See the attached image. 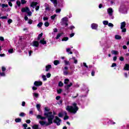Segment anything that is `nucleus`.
I'll list each match as a JSON object with an SVG mask.
<instances>
[{"label": "nucleus", "instance_id": "1", "mask_svg": "<svg viewBox=\"0 0 129 129\" xmlns=\"http://www.w3.org/2000/svg\"><path fill=\"white\" fill-rule=\"evenodd\" d=\"M44 116L43 117L41 115H38L37 116V118L38 119H41V120L39 121V123L41 125H45V126H48V125H51L52 123H53V120L55 118V116L53 115L52 112H45L44 113ZM46 117L47 118V120L45 121L44 119H46Z\"/></svg>", "mask_w": 129, "mask_h": 129}, {"label": "nucleus", "instance_id": "2", "mask_svg": "<svg viewBox=\"0 0 129 129\" xmlns=\"http://www.w3.org/2000/svg\"><path fill=\"white\" fill-rule=\"evenodd\" d=\"M66 110L69 112L75 114L78 111V107H77V104L74 103L72 104V106L68 105L66 108Z\"/></svg>", "mask_w": 129, "mask_h": 129}, {"label": "nucleus", "instance_id": "3", "mask_svg": "<svg viewBox=\"0 0 129 129\" xmlns=\"http://www.w3.org/2000/svg\"><path fill=\"white\" fill-rule=\"evenodd\" d=\"M107 12L108 15L109 20H113L114 19V16H113V10L112 9V8H108L107 10Z\"/></svg>", "mask_w": 129, "mask_h": 129}, {"label": "nucleus", "instance_id": "4", "mask_svg": "<svg viewBox=\"0 0 129 129\" xmlns=\"http://www.w3.org/2000/svg\"><path fill=\"white\" fill-rule=\"evenodd\" d=\"M68 21H69V20L67 17L63 18L61 19L60 24L62 26H65V27H67L68 26Z\"/></svg>", "mask_w": 129, "mask_h": 129}, {"label": "nucleus", "instance_id": "5", "mask_svg": "<svg viewBox=\"0 0 129 129\" xmlns=\"http://www.w3.org/2000/svg\"><path fill=\"white\" fill-rule=\"evenodd\" d=\"M21 12H22V13H27L29 17L32 16V12L30 11V9L28 7L22 8Z\"/></svg>", "mask_w": 129, "mask_h": 129}, {"label": "nucleus", "instance_id": "6", "mask_svg": "<svg viewBox=\"0 0 129 129\" xmlns=\"http://www.w3.org/2000/svg\"><path fill=\"white\" fill-rule=\"evenodd\" d=\"M125 26H126V23L124 21L120 23V29L121 30L122 33H125V32H126Z\"/></svg>", "mask_w": 129, "mask_h": 129}, {"label": "nucleus", "instance_id": "7", "mask_svg": "<svg viewBox=\"0 0 129 129\" xmlns=\"http://www.w3.org/2000/svg\"><path fill=\"white\" fill-rule=\"evenodd\" d=\"M37 5H38V3L32 2L30 5V7H31V8H33V9H35V7H36L35 10L36 11H38L40 9V6H37Z\"/></svg>", "mask_w": 129, "mask_h": 129}, {"label": "nucleus", "instance_id": "8", "mask_svg": "<svg viewBox=\"0 0 129 129\" xmlns=\"http://www.w3.org/2000/svg\"><path fill=\"white\" fill-rule=\"evenodd\" d=\"M124 11H126V8L125 7V6H121L119 9V13H122V14H123V12H124Z\"/></svg>", "mask_w": 129, "mask_h": 129}, {"label": "nucleus", "instance_id": "9", "mask_svg": "<svg viewBox=\"0 0 129 129\" xmlns=\"http://www.w3.org/2000/svg\"><path fill=\"white\" fill-rule=\"evenodd\" d=\"M54 122L56 123L57 125H60L61 122V120L58 116H55V119H54Z\"/></svg>", "mask_w": 129, "mask_h": 129}, {"label": "nucleus", "instance_id": "10", "mask_svg": "<svg viewBox=\"0 0 129 129\" xmlns=\"http://www.w3.org/2000/svg\"><path fill=\"white\" fill-rule=\"evenodd\" d=\"M43 84V83L41 81H35L34 83V85L35 86H41Z\"/></svg>", "mask_w": 129, "mask_h": 129}, {"label": "nucleus", "instance_id": "11", "mask_svg": "<svg viewBox=\"0 0 129 129\" xmlns=\"http://www.w3.org/2000/svg\"><path fill=\"white\" fill-rule=\"evenodd\" d=\"M91 28L92 30H97V28H98V24L92 23L91 24Z\"/></svg>", "mask_w": 129, "mask_h": 129}, {"label": "nucleus", "instance_id": "12", "mask_svg": "<svg viewBox=\"0 0 129 129\" xmlns=\"http://www.w3.org/2000/svg\"><path fill=\"white\" fill-rule=\"evenodd\" d=\"M33 47H39V42L38 41H33L31 44Z\"/></svg>", "mask_w": 129, "mask_h": 129}, {"label": "nucleus", "instance_id": "13", "mask_svg": "<svg viewBox=\"0 0 129 129\" xmlns=\"http://www.w3.org/2000/svg\"><path fill=\"white\" fill-rule=\"evenodd\" d=\"M45 6L46 11H51V6L47 4H45Z\"/></svg>", "mask_w": 129, "mask_h": 129}, {"label": "nucleus", "instance_id": "14", "mask_svg": "<svg viewBox=\"0 0 129 129\" xmlns=\"http://www.w3.org/2000/svg\"><path fill=\"white\" fill-rule=\"evenodd\" d=\"M51 68H52V66L50 64L46 66L45 67V71H46V72H48V71H49V70H50Z\"/></svg>", "mask_w": 129, "mask_h": 129}, {"label": "nucleus", "instance_id": "15", "mask_svg": "<svg viewBox=\"0 0 129 129\" xmlns=\"http://www.w3.org/2000/svg\"><path fill=\"white\" fill-rule=\"evenodd\" d=\"M72 85H73V84L72 83H70V84L67 85L64 87L67 90H68Z\"/></svg>", "mask_w": 129, "mask_h": 129}, {"label": "nucleus", "instance_id": "16", "mask_svg": "<svg viewBox=\"0 0 129 129\" xmlns=\"http://www.w3.org/2000/svg\"><path fill=\"white\" fill-rule=\"evenodd\" d=\"M50 2H51V3H52V4H53V5H54L55 7L57 6L58 4V2L57 1V0H50Z\"/></svg>", "mask_w": 129, "mask_h": 129}, {"label": "nucleus", "instance_id": "17", "mask_svg": "<svg viewBox=\"0 0 129 129\" xmlns=\"http://www.w3.org/2000/svg\"><path fill=\"white\" fill-rule=\"evenodd\" d=\"M44 40L45 39L44 38L41 40L40 41V43L42 44L43 45H46V44H47V42H46V41H45Z\"/></svg>", "mask_w": 129, "mask_h": 129}, {"label": "nucleus", "instance_id": "18", "mask_svg": "<svg viewBox=\"0 0 129 129\" xmlns=\"http://www.w3.org/2000/svg\"><path fill=\"white\" fill-rule=\"evenodd\" d=\"M124 70H126L127 71H128L129 70V65L128 64H125V66L124 67Z\"/></svg>", "mask_w": 129, "mask_h": 129}, {"label": "nucleus", "instance_id": "19", "mask_svg": "<svg viewBox=\"0 0 129 129\" xmlns=\"http://www.w3.org/2000/svg\"><path fill=\"white\" fill-rule=\"evenodd\" d=\"M66 51L67 53H69V54H73V52H72V51H71V48H66Z\"/></svg>", "mask_w": 129, "mask_h": 129}, {"label": "nucleus", "instance_id": "20", "mask_svg": "<svg viewBox=\"0 0 129 129\" xmlns=\"http://www.w3.org/2000/svg\"><path fill=\"white\" fill-rule=\"evenodd\" d=\"M28 52H29V55L31 56V55H32V53H33V51L32 50H26L25 51V53H26V54H28Z\"/></svg>", "mask_w": 129, "mask_h": 129}, {"label": "nucleus", "instance_id": "21", "mask_svg": "<svg viewBox=\"0 0 129 129\" xmlns=\"http://www.w3.org/2000/svg\"><path fill=\"white\" fill-rule=\"evenodd\" d=\"M73 60H74V63L75 64H77L78 63V60L75 58V57H72Z\"/></svg>", "mask_w": 129, "mask_h": 129}, {"label": "nucleus", "instance_id": "22", "mask_svg": "<svg viewBox=\"0 0 129 129\" xmlns=\"http://www.w3.org/2000/svg\"><path fill=\"white\" fill-rule=\"evenodd\" d=\"M33 95L34 97H36V98H38L39 97V94L37 93H33Z\"/></svg>", "mask_w": 129, "mask_h": 129}, {"label": "nucleus", "instance_id": "23", "mask_svg": "<svg viewBox=\"0 0 129 129\" xmlns=\"http://www.w3.org/2000/svg\"><path fill=\"white\" fill-rule=\"evenodd\" d=\"M111 53L113 54V55H117V54H118V52L115 50H112Z\"/></svg>", "mask_w": 129, "mask_h": 129}, {"label": "nucleus", "instance_id": "24", "mask_svg": "<svg viewBox=\"0 0 129 129\" xmlns=\"http://www.w3.org/2000/svg\"><path fill=\"white\" fill-rule=\"evenodd\" d=\"M115 39L116 40H120V39H121V36H120L119 35H115Z\"/></svg>", "mask_w": 129, "mask_h": 129}, {"label": "nucleus", "instance_id": "25", "mask_svg": "<svg viewBox=\"0 0 129 129\" xmlns=\"http://www.w3.org/2000/svg\"><path fill=\"white\" fill-rule=\"evenodd\" d=\"M32 128H33V129H39V125H38L37 124H34L32 126Z\"/></svg>", "mask_w": 129, "mask_h": 129}, {"label": "nucleus", "instance_id": "26", "mask_svg": "<svg viewBox=\"0 0 129 129\" xmlns=\"http://www.w3.org/2000/svg\"><path fill=\"white\" fill-rule=\"evenodd\" d=\"M16 122H21L22 121V119L20 118H17L15 119Z\"/></svg>", "mask_w": 129, "mask_h": 129}, {"label": "nucleus", "instance_id": "27", "mask_svg": "<svg viewBox=\"0 0 129 129\" xmlns=\"http://www.w3.org/2000/svg\"><path fill=\"white\" fill-rule=\"evenodd\" d=\"M68 40H69V38L68 37H63L61 41H68Z\"/></svg>", "mask_w": 129, "mask_h": 129}, {"label": "nucleus", "instance_id": "28", "mask_svg": "<svg viewBox=\"0 0 129 129\" xmlns=\"http://www.w3.org/2000/svg\"><path fill=\"white\" fill-rule=\"evenodd\" d=\"M61 36H62V33H58L56 37V40H58V39H59V38H60V37H61Z\"/></svg>", "mask_w": 129, "mask_h": 129}, {"label": "nucleus", "instance_id": "29", "mask_svg": "<svg viewBox=\"0 0 129 129\" xmlns=\"http://www.w3.org/2000/svg\"><path fill=\"white\" fill-rule=\"evenodd\" d=\"M41 77H42L43 81H46V80H47V78L46 77V76L42 75L41 76Z\"/></svg>", "mask_w": 129, "mask_h": 129}, {"label": "nucleus", "instance_id": "30", "mask_svg": "<svg viewBox=\"0 0 129 129\" xmlns=\"http://www.w3.org/2000/svg\"><path fill=\"white\" fill-rule=\"evenodd\" d=\"M103 24L105 26H107V25H108V21H103Z\"/></svg>", "mask_w": 129, "mask_h": 129}, {"label": "nucleus", "instance_id": "31", "mask_svg": "<svg viewBox=\"0 0 129 129\" xmlns=\"http://www.w3.org/2000/svg\"><path fill=\"white\" fill-rule=\"evenodd\" d=\"M64 83L65 84H68V83H69V79H66L64 80Z\"/></svg>", "mask_w": 129, "mask_h": 129}, {"label": "nucleus", "instance_id": "32", "mask_svg": "<svg viewBox=\"0 0 129 129\" xmlns=\"http://www.w3.org/2000/svg\"><path fill=\"white\" fill-rule=\"evenodd\" d=\"M1 7L4 9V8H8V7H9V5H8V4H2L1 5Z\"/></svg>", "mask_w": 129, "mask_h": 129}, {"label": "nucleus", "instance_id": "33", "mask_svg": "<svg viewBox=\"0 0 129 129\" xmlns=\"http://www.w3.org/2000/svg\"><path fill=\"white\" fill-rule=\"evenodd\" d=\"M60 63V61L59 60H54V65H58Z\"/></svg>", "mask_w": 129, "mask_h": 129}, {"label": "nucleus", "instance_id": "34", "mask_svg": "<svg viewBox=\"0 0 129 129\" xmlns=\"http://www.w3.org/2000/svg\"><path fill=\"white\" fill-rule=\"evenodd\" d=\"M42 26H43V23L42 22H40L39 23H38L37 24V27H38V28H41V27H42Z\"/></svg>", "mask_w": 129, "mask_h": 129}, {"label": "nucleus", "instance_id": "35", "mask_svg": "<svg viewBox=\"0 0 129 129\" xmlns=\"http://www.w3.org/2000/svg\"><path fill=\"white\" fill-rule=\"evenodd\" d=\"M56 17H57V15L54 14L52 16H51V20H55V18H56Z\"/></svg>", "mask_w": 129, "mask_h": 129}, {"label": "nucleus", "instance_id": "36", "mask_svg": "<svg viewBox=\"0 0 129 129\" xmlns=\"http://www.w3.org/2000/svg\"><path fill=\"white\" fill-rule=\"evenodd\" d=\"M42 36H43V33H41V34H40L39 35H38L37 40L39 41V40H40V39H41V38H42Z\"/></svg>", "mask_w": 129, "mask_h": 129}, {"label": "nucleus", "instance_id": "37", "mask_svg": "<svg viewBox=\"0 0 129 129\" xmlns=\"http://www.w3.org/2000/svg\"><path fill=\"white\" fill-rule=\"evenodd\" d=\"M64 62L65 65H70V62H69V61L64 60Z\"/></svg>", "mask_w": 129, "mask_h": 129}, {"label": "nucleus", "instance_id": "38", "mask_svg": "<svg viewBox=\"0 0 129 129\" xmlns=\"http://www.w3.org/2000/svg\"><path fill=\"white\" fill-rule=\"evenodd\" d=\"M36 107L37 108V110L39 111L40 110V108L41 107V105L37 104L36 105Z\"/></svg>", "mask_w": 129, "mask_h": 129}, {"label": "nucleus", "instance_id": "39", "mask_svg": "<svg viewBox=\"0 0 129 129\" xmlns=\"http://www.w3.org/2000/svg\"><path fill=\"white\" fill-rule=\"evenodd\" d=\"M61 113L62 114V116H65V115H67V112L65 111H61Z\"/></svg>", "mask_w": 129, "mask_h": 129}, {"label": "nucleus", "instance_id": "40", "mask_svg": "<svg viewBox=\"0 0 129 129\" xmlns=\"http://www.w3.org/2000/svg\"><path fill=\"white\" fill-rule=\"evenodd\" d=\"M109 123H110V124H115V122H113L112 120H110L108 121Z\"/></svg>", "mask_w": 129, "mask_h": 129}, {"label": "nucleus", "instance_id": "41", "mask_svg": "<svg viewBox=\"0 0 129 129\" xmlns=\"http://www.w3.org/2000/svg\"><path fill=\"white\" fill-rule=\"evenodd\" d=\"M108 27H111V28H113V24L111 23H108Z\"/></svg>", "mask_w": 129, "mask_h": 129}, {"label": "nucleus", "instance_id": "42", "mask_svg": "<svg viewBox=\"0 0 129 129\" xmlns=\"http://www.w3.org/2000/svg\"><path fill=\"white\" fill-rule=\"evenodd\" d=\"M63 84L62 83V82H59L58 83V86H59L60 87H62V86H63Z\"/></svg>", "mask_w": 129, "mask_h": 129}, {"label": "nucleus", "instance_id": "43", "mask_svg": "<svg viewBox=\"0 0 129 129\" xmlns=\"http://www.w3.org/2000/svg\"><path fill=\"white\" fill-rule=\"evenodd\" d=\"M9 53H10V54H12L13 53H14V49H10L8 50Z\"/></svg>", "mask_w": 129, "mask_h": 129}, {"label": "nucleus", "instance_id": "44", "mask_svg": "<svg viewBox=\"0 0 129 129\" xmlns=\"http://www.w3.org/2000/svg\"><path fill=\"white\" fill-rule=\"evenodd\" d=\"M49 25H50V23H49V22H46L45 23H44V26L45 27H49Z\"/></svg>", "mask_w": 129, "mask_h": 129}, {"label": "nucleus", "instance_id": "45", "mask_svg": "<svg viewBox=\"0 0 129 129\" xmlns=\"http://www.w3.org/2000/svg\"><path fill=\"white\" fill-rule=\"evenodd\" d=\"M25 115H26V114H25V113H24V112H21L19 114L20 116H22V117L25 116Z\"/></svg>", "mask_w": 129, "mask_h": 129}, {"label": "nucleus", "instance_id": "46", "mask_svg": "<svg viewBox=\"0 0 129 129\" xmlns=\"http://www.w3.org/2000/svg\"><path fill=\"white\" fill-rule=\"evenodd\" d=\"M0 19H2V20H6V19H8V17L3 16V17H0Z\"/></svg>", "mask_w": 129, "mask_h": 129}, {"label": "nucleus", "instance_id": "47", "mask_svg": "<svg viewBox=\"0 0 129 129\" xmlns=\"http://www.w3.org/2000/svg\"><path fill=\"white\" fill-rule=\"evenodd\" d=\"M57 92L58 94H60L62 92V89H59L58 90H57Z\"/></svg>", "mask_w": 129, "mask_h": 129}, {"label": "nucleus", "instance_id": "48", "mask_svg": "<svg viewBox=\"0 0 129 129\" xmlns=\"http://www.w3.org/2000/svg\"><path fill=\"white\" fill-rule=\"evenodd\" d=\"M16 4H17V6H18V7H21V2H20V1H17V2H16Z\"/></svg>", "mask_w": 129, "mask_h": 129}, {"label": "nucleus", "instance_id": "49", "mask_svg": "<svg viewBox=\"0 0 129 129\" xmlns=\"http://www.w3.org/2000/svg\"><path fill=\"white\" fill-rule=\"evenodd\" d=\"M8 24H9V25H10V24H11V23H13V20H12V19H9V20H8Z\"/></svg>", "mask_w": 129, "mask_h": 129}, {"label": "nucleus", "instance_id": "50", "mask_svg": "<svg viewBox=\"0 0 129 129\" xmlns=\"http://www.w3.org/2000/svg\"><path fill=\"white\" fill-rule=\"evenodd\" d=\"M60 12H61V9H57L55 10V13L57 14H58V13H60Z\"/></svg>", "mask_w": 129, "mask_h": 129}, {"label": "nucleus", "instance_id": "51", "mask_svg": "<svg viewBox=\"0 0 129 129\" xmlns=\"http://www.w3.org/2000/svg\"><path fill=\"white\" fill-rule=\"evenodd\" d=\"M43 21H48V20H49V18L47 17H43Z\"/></svg>", "mask_w": 129, "mask_h": 129}, {"label": "nucleus", "instance_id": "52", "mask_svg": "<svg viewBox=\"0 0 129 129\" xmlns=\"http://www.w3.org/2000/svg\"><path fill=\"white\" fill-rule=\"evenodd\" d=\"M27 3V1H26L25 0H21V4L22 5H25V4H26Z\"/></svg>", "mask_w": 129, "mask_h": 129}, {"label": "nucleus", "instance_id": "53", "mask_svg": "<svg viewBox=\"0 0 129 129\" xmlns=\"http://www.w3.org/2000/svg\"><path fill=\"white\" fill-rule=\"evenodd\" d=\"M68 118H69V116L67 115L64 116L63 119H64V120H66V119H68Z\"/></svg>", "mask_w": 129, "mask_h": 129}, {"label": "nucleus", "instance_id": "54", "mask_svg": "<svg viewBox=\"0 0 129 129\" xmlns=\"http://www.w3.org/2000/svg\"><path fill=\"white\" fill-rule=\"evenodd\" d=\"M58 116L59 117H63V115L62 114V112H60V113H58Z\"/></svg>", "mask_w": 129, "mask_h": 129}, {"label": "nucleus", "instance_id": "55", "mask_svg": "<svg viewBox=\"0 0 129 129\" xmlns=\"http://www.w3.org/2000/svg\"><path fill=\"white\" fill-rule=\"evenodd\" d=\"M46 77H47V78H50V77H51V74H50V73L47 74Z\"/></svg>", "mask_w": 129, "mask_h": 129}, {"label": "nucleus", "instance_id": "56", "mask_svg": "<svg viewBox=\"0 0 129 129\" xmlns=\"http://www.w3.org/2000/svg\"><path fill=\"white\" fill-rule=\"evenodd\" d=\"M23 126H24V128L28 127V124L27 123H24L23 124Z\"/></svg>", "mask_w": 129, "mask_h": 129}, {"label": "nucleus", "instance_id": "57", "mask_svg": "<svg viewBox=\"0 0 129 129\" xmlns=\"http://www.w3.org/2000/svg\"><path fill=\"white\" fill-rule=\"evenodd\" d=\"M0 41H2V42L5 41V38L3 36L0 37Z\"/></svg>", "mask_w": 129, "mask_h": 129}, {"label": "nucleus", "instance_id": "58", "mask_svg": "<svg viewBox=\"0 0 129 129\" xmlns=\"http://www.w3.org/2000/svg\"><path fill=\"white\" fill-rule=\"evenodd\" d=\"M63 74H64V75H68V74H69L68 72H67L66 71H63Z\"/></svg>", "mask_w": 129, "mask_h": 129}, {"label": "nucleus", "instance_id": "59", "mask_svg": "<svg viewBox=\"0 0 129 129\" xmlns=\"http://www.w3.org/2000/svg\"><path fill=\"white\" fill-rule=\"evenodd\" d=\"M119 60H120V61H124V58H123V57H122V56H121L119 57Z\"/></svg>", "mask_w": 129, "mask_h": 129}, {"label": "nucleus", "instance_id": "60", "mask_svg": "<svg viewBox=\"0 0 129 129\" xmlns=\"http://www.w3.org/2000/svg\"><path fill=\"white\" fill-rule=\"evenodd\" d=\"M32 23L33 21H32V20H29L28 22V23L29 24V25H32Z\"/></svg>", "mask_w": 129, "mask_h": 129}, {"label": "nucleus", "instance_id": "61", "mask_svg": "<svg viewBox=\"0 0 129 129\" xmlns=\"http://www.w3.org/2000/svg\"><path fill=\"white\" fill-rule=\"evenodd\" d=\"M33 109H30V111H29V114H31L32 115H33Z\"/></svg>", "mask_w": 129, "mask_h": 129}, {"label": "nucleus", "instance_id": "62", "mask_svg": "<svg viewBox=\"0 0 129 129\" xmlns=\"http://www.w3.org/2000/svg\"><path fill=\"white\" fill-rule=\"evenodd\" d=\"M1 76H6V74L5 73H0Z\"/></svg>", "mask_w": 129, "mask_h": 129}, {"label": "nucleus", "instance_id": "63", "mask_svg": "<svg viewBox=\"0 0 129 129\" xmlns=\"http://www.w3.org/2000/svg\"><path fill=\"white\" fill-rule=\"evenodd\" d=\"M95 74V72H94V71H92L91 72L92 76H94Z\"/></svg>", "mask_w": 129, "mask_h": 129}, {"label": "nucleus", "instance_id": "64", "mask_svg": "<svg viewBox=\"0 0 129 129\" xmlns=\"http://www.w3.org/2000/svg\"><path fill=\"white\" fill-rule=\"evenodd\" d=\"M116 63H113L112 64L111 67H116Z\"/></svg>", "mask_w": 129, "mask_h": 129}]
</instances>
